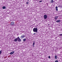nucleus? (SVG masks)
<instances>
[{"instance_id":"1","label":"nucleus","mask_w":62,"mask_h":62,"mask_svg":"<svg viewBox=\"0 0 62 62\" xmlns=\"http://www.w3.org/2000/svg\"><path fill=\"white\" fill-rule=\"evenodd\" d=\"M33 32L35 33H38V28H34L33 29Z\"/></svg>"},{"instance_id":"2","label":"nucleus","mask_w":62,"mask_h":62,"mask_svg":"<svg viewBox=\"0 0 62 62\" xmlns=\"http://www.w3.org/2000/svg\"><path fill=\"white\" fill-rule=\"evenodd\" d=\"M18 38V39L17 40L18 41V42H19V41H22V40L19 38V37H17Z\"/></svg>"},{"instance_id":"3","label":"nucleus","mask_w":62,"mask_h":62,"mask_svg":"<svg viewBox=\"0 0 62 62\" xmlns=\"http://www.w3.org/2000/svg\"><path fill=\"white\" fill-rule=\"evenodd\" d=\"M44 17L45 19H46L47 18V16L46 15H45L44 16Z\"/></svg>"},{"instance_id":"4","label":"nucleus","mask_w":62,"mask_h":62,"mask_svg":"<svg viewBox=\"0 0 62 62\" xmlns=\"http://www.w3.org/2000/svg\"><path fill=\"white\" fill-rule=\"evenodd\" d=\"M11 25H12V26L14 25V22H12L11 23Z\"/></svg>"},{"instance_id":"5","label":"nucleus","mask_w":62,"mask_h":62,"mask_svg":"<svg viewBox=\"0 0 62 62\" xmlns=\"http://www.w3.org/2000/svg\"><path fill=\"white\" fill-rule=\"evenodd\" d=\"M58 16H56L54 18V19H55V20H57V18H58Z\"/></svg>"},{"instance_id":"6","label":"nucleus","mask_w":62,"mask_h":62,"mask_svg":"<svg viewBox=\"0 0 62 62\" xmlns=\"http://www.w3.org/2000/svg\"><path fill=\"white\" fill-rule=\"evenodd\" d=\"M24 37H25V36L24 35L22 36L20 38L21 39H23V38H24Z\"/></svg>"},{"instance_id":"7","label":"nucleus","mask_w":62,"mask_h":62,"mask_svg":"<svg viewBox=\"0 0 62 62\" xmlns=\"http://www.w3.org/2000/svg\"><path fill=\"white\" fill-rule=\"evenodd\" d=\"M60 21H61V20L60 19L56 21V23H59V22H60Z\"/></svg>"},{"instance_id":"8","label":"nucleus","mask_w":62,"mask_h":62,"mask_svg":"<svg viewBox=\"0 0 62 62\" xmlns=\"http://www.w3.org/2000/svg\"><path fill=\"white\" fill-rule=\"evenodd\" d=\"M18 38L16 39H15L14 40V41H15V42H16L17 41V40H18Z\"/></svg>"},{"instance_id":"9","label":"nucleus","mask_w":62,"mask_h":62,"mask_svg":"<svg viewBox=\"0 0 62 62\" xmlns=\"http://www.w3.org/2000/svg\"><path fill=\"white\" fill-rule=\"evenodd\" d=\"M14 53V51H13L12 52H11L10 53V54H13Z\"/></svg>"},{"instance_id":"10","label":"nucleus","mask_w":62,"mask_h":62,"mask_svg":"<svg viewBox=\"0 0 62 62\" xmlns=\"http://www.w3.org/2000/svg\"><path fill=\"white\" fill-rule=\"evenodd\" d=\"M56 10V11H58V9H57V6H56L55 7Z\"/></svg>"},{"instance_id":"11","label":"nucleus","mask_w":62,"mask_h":62,"mask_svg":"<svg viewBox=\"0 0 62 62\" xmlns=\"http://www.w3.org/2000/svg\"><path fill=\"white\" fill-rule=\"evenodd\" d=\"M2 8L3 9H6V7L5 6H3L2 7Z\"/></svg>"},{"instance_id":"12","label":"nucleus","mask_w":62,"mask_h":62,"mask_svg":"<svg viewBox=\"0 0 62 62\" xmlns=\"http://www.w3.org/2000/svg\"><path fill=\"white\" fill-rule=\"evenodd\" d=\"M55 59H57V56L56 55H55Z\"/></svg>"},{"instance_id":"13","label":"nucleus","mask_w":62,"mask_h":62,"mask_svg":"<svg viewBox=\"0 0 62 62\" xmlns=\"http://www.w3.org/2000/svg\"><path fill=\"white\" fill-rule=\"evenodd\" d=\"M54 1L53 0H51V1H50V2L51 3H53L54 2Z\"/></svg>"},{"instance_id":"14","label":"nucleus","mask_w":62,"mask_h":62,"mask_svg":"<svg viewBox=\"0 0 62 62\" xmlns=\"http://www.w3.org/2000/svg\"><path fill=\"white\" fill-rule=\"evenodd\" d=\"M23 41H26V39H23Z\"/></svg>"},{"instance_id":"15","label":"nucleus","mask_w":62,"mask_h":62,"mask_svg":"<svg viewBox=\"0 0 62 62\" xmlns=\"http://www.w3.org/2000/svg\"><path fill=\"white\" fill-rule=\"evenodd\" d=\"M60 36H62V34H60L59 35Z\"/></svg>"},{"instance_id":"16","label":"nucleus","mask_w":62,"mask_h":62,"mask_svg":"<svg viewBox=\"0 0 62 62\" xmlns=\"http://www.w3.org/2000/svg\"><path fill=\"white\" fill-rule=\"evenodd\" d=\"M26 3L27 4H29V2H27Z\"/></svg>"},{"instance_id":"17","label":"nucleus","mask_w":62,"mask_h":62,"mask_svg":"<svg viewBox=\"0 0 62 62\" xmlns=\"http://www.w3.org/2000/svg\"><path fill=\"white\" fill-rule=\"evenodd\" d=\"M1 52H2V51H0V54H1Z\"/></svg>"},{"instance_id":"18","label":"nucleus","mask_w":62,"mask_h":62,"mask_svg":"<svg viewBox=\"0 0 62 62\" xmlns=\"http://www.w3.org/2000/svg\"><path fill=\"white\" fill-rule=\"evenodd\" d=\"M34 44H35V42H34H34H33L32 45H34Z\"/></svg>"},{"instance_id":"19","label":"nucleus","mask_w":62,"mask_h":62,"mask_svg":"<svg viewBox=\"0 0 62 62\" xmlns=\"http://www.w3.org/2000/svg\"><path fill=\"white\" fill-rule=\"evenodd\" d=\"M48 58H49V59H50V58H51V57H50V56H49L48 57Z\"/></svg>"},{"instance_id":"20","label":"nucleus","mask_w":62,"mask_h":62,"mask_svg":"<svg viewBox=\"0 0 62 62\" xmlns=\"http://www.w3.org/2000/svg\"><path fill=\"white\" fill-rule=\"evenodd\" d=\"M35 34H36V33H34L33 34V35H35Z\"/></svg>"},{"instance_id":"21","label":"nucleus","mask_w":62,"mask_h":62,"mask_svg":"<svg viewBox=\"0 0 62 62\" xmlns=\"http://www.w3.org/2000/svg\"><path fill=\"white\" fill-rule=\"evenodd\" d=\"M55 62H58V61H55Z\"/></svg>"},{"instance_id":"22","label":"nucleus","mask_w":62,"mask_h":62,"mask_svg":"<svg viewBox=\"0 0 62 62\" xmlns=\"http://www.w3.org/2000/svg\"><path fill=\"white\" fill-rule=\"evenodd\" d=\"M39 3H41V2H42V0H41L39 1Z\"/></svg>"},{"instance_id":"23","label":"nucleus","mask_w":62,"mask_h":62,"mask_svg":"<svg viewBox=\"0 0 62 62\" xmlns=\"http://www.w3.org/2000/svg\"><path fill=\"white\" fill-rule=\"evenodd\" d=\"M61 7V5H59V7Z\"/></svg>"},{"instance_id":"24","label":"nucleus","mask_w":62,"mask_h":62,"mask_svg":"<svg viewBox=\"0 0 62 62\" xmlns=\"http://www.w3.org/2000/svg\"><path fill=\"white\" fill-rule=\"evenodd\" d=\"M33 46V47H34V46Z\"/></svg>"},{"instance_id":"25","label":"nucleus","mask_w":62,"mask_h":62,"mask_svg":"<svg viewBox=\"0 0 62 62\" xmlns=\"http://www.w3.org/2000/svg\"><path fill=\"white\" fill-rule=\"evenodd\" d=\"M49 25V24H48V25Z\"/></svg>"}]
</instances>
